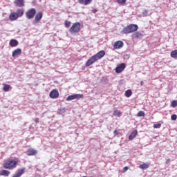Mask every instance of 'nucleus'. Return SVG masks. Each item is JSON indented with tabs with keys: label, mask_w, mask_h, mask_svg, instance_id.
I'll use <instances>...</instances> for the list:
<instances>
[{
	"label": "nucleus",
	"mask_w": 177,
	"mask_h": 177,
	"mask_svg": "<svg viewBox=\"0 0 177 177\" xmlns=\"http://www.w3.org/2000/svg\"><path fill=\"white\" fill-rule=\"evenodd\" d=\"M23 175V169L17 170L12 177H21Z\"/></svg>",
	"instance_id": "obj_20"
},
{
	"label": "nucleus",
	"mask_w": 177,
	"mask_h": 177,
	"mask_svg": "<svg viewBox=\"0 0 177 177\" xmlns=\"http://www.w3.org/2000/svg\"><path fill=\"white\" fill-rule=\"evenodd\" d=\"M23 172H24V169H23Z\"/></svg>",
	"instance_id": "obj_40"
},
{
	"label": "nucleus",
	"mask_w": 177,
	"mask_h": 177,
	"mask_svg": "<svg viewBox=\"0 0 177 177\" xmlns=\"http://www.w3.org/2000/svg\"><path fill=\"white\" fill-rule=\"evenodd\" d=\"M143 35L140 32H136L132 35L133 38L138 39V38H142Z\"/></svg>",
	"instance_id": "obj_17"
},
{
	"label": "nucleus",
	"mask_w": 177,
	"mask_h": 177,
	"mask_svg": "<svg viewBox=\"0 0 177 177\" xmlns=\"http://www.w3.org/2000/svg\"><path fill=\"white\" fill-rule=\"evenodd\" d=\"M49 96L51 99H57V97H59V91L53 89L50 92Z\"/></svg>",
	"instance_id": "obj_10"
},
{
	"label": "nucleus",
	"mask_w": 177,
	"mask_h": 177,
	"mask_svg": "<svg viewBox=\"0 0 177 177\" xmlns=\"http://www.w3.org/2000/svg\"><path fill=\"white\" fill-rule=\"evenodd\" d=\"M10 175V171L8 170H1L0 171V176H8Z\"/></svg>",
	"instance_id": "obj_18"
},
{
	"label": "nucleus",
	"mask_w": 177,
	"mask_h": 177,
	"mask_svg": "<svg viewBox=\"0 0 177 177\" xmlns=\"http://www.w3.org/2000/svg\"><path fill=\"white\" fill-rule=\"evenodd\" d=\"M14 3L15 6H18V8L23 6V0H15Z\"/></svg>",
	"instance_id": "obj_19"
},
{
	"label": "nucleus",
	"mask_w": 177,
	"mask_h": 177,
	"mask_svg": "<svg viewBox=\"0 0 177 177\" xmlns=\"http://www.w3.org/2000/svg\"><path fill=\"white\" fill-rule=\"evenodd\" d=\"M124 46V42L122 41H117L113 44L114 49H121Z\"/></svg>",
	"instance_id": "obj_11"
},
{
	"label": "nucleus",
	"mask_w": 177,
	"mask_h": 177,
	"mask_svg": "<svg viewBox=\"0 0 177 177\" xmlns=\"http://www.w3.org/2000/svg\"><path fill=\"white\" fill-rule=\"evenodd\" d=\"M138 28H139V26H138V25L131 24L124 27L120 31V34H132V32L138 31Z\"/></svg>",
	"instance_id": "obj_2"
},
{
	"label": "nucleus",
	"mask_w": 177,
	"mask_h": 177,
	"mask_svg": "<svg viewBox=\"0 0 177 177\" xmlns=\"http://www.w3.org/2000/svg\"><path fill=\"white\" fill-rule=\"evenodd\" d=\"M148 13H149V11H148L147 10H145L142 12V16H143L144 17H146V16H147Z\"/></svg>",
	"instance_id": "obj_32"
},
{
	"label": "nucleus",
	"mask_w": 177,
	"mask_h": 177,
	"mask_svg": "<svg viewBox=\"0 0 177 177\" xmlns=\"http://www.w3.org/2000/svg\"><path fill=\"white\" fill-rule=\"evenodd\" d=\"M35 122H39V118H36V119L35 120Z\"/></svg>",
	"instance_id": "obj_36"
},
{
	"label": "nucleus",
	"mask_w": 177,
	"mask_h": 177,
	"mask_svg": "<svg viewBox=\"0 0 177 177\" xmlns=\"http://www.w3.org/2000/svg\"><path fill=\"white\" fill-rule=\"evenodd\" d=\"M97 62V59L95 55H93L91 58H89L87 62H86V67H89V66H92L93 63Z\"/></svg>",
	"instance_id": "obj_8"
},
{
	"label": "nucleus",
	"mask_w": 177,
	"mask_h": 177,
	"mask_svg": "<svg viewBox=\"0 0 177 177\" xmlns=\"http://www.w3.org/2000/svg\"><path fill=\"white\" fill-rule=\"evenodd\" d=\"M143 84H145V82L143 81L140 82V85H143Z\"/></svg>",
	"instance_id": "obj_38"
},
{
	"label": "nucleus",
	"mask_w": 177,
	"mask_h": 177,
	"mask_svg": "<svg viewBox=\"0 0 177 177\" xmlns=\"http://www.w3.org/2000/svg\"><path fill=\"white\" fill-rule=\"evenodd\" d=\"M117 3L119 5H125V3H127V0H117Z\"/></svg>",
	"instance_id": "obj_26"
},
{
	"label": "nucleus",
	"mask_w": 177,
	"mask_h": 177,
	"mask_svg": "<svg viewBox=\"0 0 177 177\" xmlns=\"http://www.w3.org/2000/svg\"><path fill=\"white\" fill-rule=\"evenodd\" d=\"M79 31H81V23L80 22L74 23L69 29V32L71 35L75 34Z\"/></svg>",
	"instance_id": "obj_4"
},
{
	"label": "nucleus",
	"mask_w": 177,
	"mask_h": 177,
	"mask_svg": "<svg viewBox=\"0 0 177 177\" xmlns=\"http://www.w3.org/2000/svg\"><path fill=\"white\" fill-rule=\"evenodd\" d=\"M36 13H37V10H35V8H30L26 12L27 19H34V16H35Z\"/></svg>",
	"instance_id": "obj_6"
},
{
	"label": "nucleus",
	"mask_w": 177,
	"mask_h": 177,
	"mask_svg": "<svg viewBox=\"0 0 177 177\" xmlns=\"http://www.w3.org/2000/svg\"><path fill=\"white\" fill-rule=\"evenodd\" d=\"M176 119H177V115H176V114H173V115H171V121H176Z\"/></svg>",
	"instance_id": "obj_29"
},
{
	"label": "nucleus",
	"mask_w": 177,
	"mask_h": 177,
	"mask_svg": "<svg viewBox=\"0 0 177 177\" xmlns=\"http://www.w3.org/2000/svg\"><path fill=\"white\" fill-rule=\"evenodd\" d=\"M129 169V167H124L122 170V172L124 174L125 172H127V171H128Z\"/></svg>",
	"instance_id": "obj_34"
},
{
	"label": "nucleus",
	"mask_w": 177,
	"mask_h": 177,
	"mask_svg": "<svg viewBox=\"0 0 177 177\" xmlns=\"http://www.w3.org/2000/svg\"><path fill=\"white\" fill-rule=\"evenodd\" d=\"M171 107H176V106H177V101L176 100H173L172 102H171Z\"/></svg>",
	"instance_id": "obj_30"
},
{
	"label": "nucleus",
	"mask_w": 177,
	"mask_h": 177,
	"mask_svg": "<svg viewBox=\"0 0 177 177\" xmlns=\"http://www.w3.org/2000/svg\"><path fill=\"white\" fill-rule=\"evenodd\" d=\"M153 128L155 129L161 128V124L158 123V124H153Z\"/></svg>",
	"instance_id": "obj_33"
},
{
	"label": "nucleus",
	"mask_w": 177,
	"mask_h": 177,
	"mask_svg": "<svg viewBox=\"0 0 177 177\" xmlns=\"http://www.w3.org/2000/svg\"><path fill=\"white\" fill-rule=\"evenodd\" d=\"M21 55V48H17L12 51V57H19Z\"/></svg>",
	"instance_id": "obj_13"
},
{
	"label": "nucleus",
	"mask_w": 177,
	"mask_h": 177,
	"mask_svg": "<svg viewBox=\"0 0 177 177\" xmlns=\"http://www.w3.org/2000/svg\"><path fill=\"white\" fill-rule=\"evenodd\" d=\"M167 161H169V159Z\"/></svg>",
	"instance_id": "obj_42"
},
{
	"label": "nucleus",
	"mask_w": 177,
	"mask_h": 177,
	"mask_svg": "<svg viewBox=\"0 0 177 177\" xmlns=\"http://www.w3.org/2000/svg\"><path fill=\"white\" fill-rule=\"evenodd\" d=\"M78 2L80 5H85V0H78Z\"/></svg>",
	"instance_id": "obj_35"
},
{
	"label": "nucleus",
	"mask_w": 177,
	"mask_h": 177,
	"mask_svg": "<svg viewBox=\"0 0 177 177\" xmlns=\"http://www.w3.org/2000/svg\"><path fill=\"white\" fill-rule=\"evenodd\" d=\"M139 168L140 169H147V168H149V163H143L142 165H140Z\"/></svg>",
	"instance_id": "obj_21"
},
{
	"label": "nucleus",
	"mask_w": 177,
	"mask_h": 177,
	"mask_svg": "<svg viewBox=\"0 0 177 177\" xmlns=\"http://www.w3.org/2000/svg\"><path fill=\"white\" fill-rule=\"evenodd\" d=\"M167 161H169V159Z\"/></svg>",
	"instance_id": "obj_41"
},
{
	"label": "nucleus",
	"mask_w": 177,
	"mask_h": 177,
	"mask_svg": "<svg viewBox=\"0 0 177 177\" xmlns=\"http://www.w3.org/2000/svg\"><path fill=\"white\" fill-rule=\"evenodd\" d=\"M23 16V10L18 9L16 12H12L10 16L9 19L12 21H15V20H17L19 17H21Z\"/></svg>",
	"instance_id": "obj_3"
},
{
	"label": "nucleus",
	"mask_w": 177,
	"mask_h": 177,
	"mask_svg": "<svg viewBox=\"0 0 177 177\" xmlns=\"http://www.w3.org/2000/svg\"><path fill=\"white\" fill-rule=\"evenodd\" d=\"M42 16H43L42 12H38L35 15V20L32 21V24L34 26H37V24H38V23H39V21L41 20V19H42Z\"/></svg>",
	"instance_id": "obj_7"
},
{
	"label": "nucleus",
	"mask_w": 177,
	"mask_h": 177,
	"mask_svg": "<svg viewBox=\"0 0 177 177\" xmlns=\"http://www.w3.org/2000/svg\"><path fill=\"white\" fill-rule=\"evenodd\" d=\"M138 117H145V112L144 111H139L137 114Z\"/></svg>",
	"instance_id": "obj_27"
},
{
	"label": "nucleus",
	"mask_w": 177,
	"mask_h": 177,
	"mask_svg": "<svg viewBox=\"0 0 177 177\" xmlns=\"http://www.w3.org/2000/svg\"><path fill=\"white\" fill-rule=\"evenodd\" d=\"M84 95L82 94H73L71 95H68L66 98L67 102H70V100H74L77 99V100L80 99H83Z\"/></svg>",
	"instance_id": "obj_5"
},
{
	"label": "nucleus",
	"mask_w": 177,
	"mask_h": 177,
	"mask_svg": "<svg viewBox=\"0 0 177 177\" xmlns=\"http://www.w3.org/2000/svg\"><path fill=\"white\" fill-rule=\"evenodd\" d=\"M117 132H118L117 130L114 131V133H117Z\"/></svg>",
	"instance_id": "obj_39"
},
{
	"label": "nucleus",
	"mask_w": 177,
	"mask_h": 177,
	"mask_svg": "<svg viewBox=\"0 0 177 177\" xmlns=\"http://www.w3.org/2000/svg\"><path fill=\"white\" fill-rule=\"evenodd\" d=\"M17 164H19V160L17 158H8L4 160L3 167L5 168V169H15V168L17 167Z\"/></svg>",
	"instance_id": "obj_1"
},
{
	"label": "nucleus",
	"mask_w": 177,
	"mask_h": 177,
	"mask_svg": "<svg viewBox=\"0 0 177 177\" xmlns=\"http://www.w3.org/2000/svg\"><path fill=\"white\" fill-rule=\"evenodd\" d=\"M122 114V113H121L118 110H115L113 111V115H115V117H121Z\"/></svg>",
	"instance_id": "obj_22"
},
{
	"label": "nucleus",
	"mask_w": 177,
	"mask_h": 177,
	"mask_svg": "<svg viewBox=\"0 0 177 177\" xmlns=\"http://www.w3.org/2000/svg\"><path fill=\"white\" fill-rule=\"evenodd\" d=\"M136 135H138V130L133 131L129 136V140H133L136 138Z\"/></svg>",
	"instance_id": "obj_16"
},
{
	"label": "nucleus",
	"mask_w": 177,
	"mask_h": 177,
	"mask_svg": "<svg viewBox=\"0 0 177 177\" xmlns=\"http://www.w3.org/2000/svg\"><path fill=\"white\" fill-rule=\"evenodd\" d=\"M3 89L4 92H9V89H10V85L4 84Z\"/></svg>",
	"instance_id": "obj_23"
},
{
	"label": "nucleus",
	"mask_w": 177,
	"mask_h": 177,
	"mask_svg": "<svg viewBox=\"0 0 177 177\" xmlns=\"http://www.w3.org/2000/svg\"><path fill=\"white\" fill-rule=\"evenodd\" d=\"M96 12H97V10H96V9H94V10H93V13H96Z\"/></svg>",
	"instance_id": "obj_37"
},
{
	"label": "nucleus",
	"mask_w": 177,
	"mask_h": 177,
	"mask_svg": "<svg viewBox=\"0 0 177 177\" xmlns=\"http://www.w3.org/2000/svg\"><path fill=\"white\" fill-rule=\"evenodd\" d=\"M104 55H106V52L104 50H100L97 53H96L94 56L97 60H100L102 57H104Z\"/></svg>",
	"instance_id": "obj_12"
},
{
	"label": "nucleus",
	"mask_w": 177,
	"mask_h": 177,
	"mask_svg": "<svg viewBox=\"0 0 177 177\" xmlns=\"http://www.w3.org/2000/svg\"><path fill=\"white\" fill-rule=\"evenodd\" d=\"M126 65L124 63L120 64L115 68V73L120 74V73H122L124 70H125Z\"/></svg>",
	"instance_id": "obj_9"
},
{
	"label": "nucleus",
	"mask_w": 177,
	"mask_h": 177,
	"mask_svg": "<svg viewBox=\"0 0 177 177\" xmlns=\"http://www.w3.org/2000/svg\"><path fill=\"white\" fill-rule=\"evenodd\" d=\"M9 45L11 46V48H16V46L19 45V41L15 39H12L10 40Z\"/></svg>",
	"instance_id": "obj_15"
},
{
	"label": "nucleus",
	"mask_w": 177,
	"mask_h": 177,
	"mask_svg": "<svg viewBox=\"0 0 177 177\" xmlns=\"http://www.w3.org/2000/svg\"><path fill=\"white\" fill-rule=\"evenodd\" d=\"M92 1L93 0H84V5H89L92 3Z\"/></svg>",
	"instance_id": "obj_31"
},
{
	"label": "nucleus",
	"mask_w": 177,
	"mask_h": 177,
	"mask_svg": "<svg viewBox=\"0 0 177 177\" xmlns=\"http://www.w3.org/2000/svg\"><path fill=\"white\" fill-rule=\"evenodd\" d=\"M70 26H71V22L70 21H66L65 26L66 27V28H68V27H70Z\"/></svg>",
	"instance_id": "obj_28"
},
{
	"label": "nucleus",
	"mask_w": 177,
	"mask_h": 177,
	"mask_svg": "<svg viewBox=\"0 0 177 177\" xmlns=\"http://www.w3.org/2000/svg\"><path fill=\"white\" fill-rule=\"evenodd\" d=\"M171 57H173V59L176 58L177 57V50L171 51Z\"/></svg>",
	"instance_id": "obj_24"
},
{
	"label": "nucleus",
	"mask_w": 177,
	"mask_h": 177,
	"mask_svg": "<svg viewBox=\"0 0 177 177\" xmlns=\"http://www.w3.org/2000/svg\"><path fill=\"white\" fill-rule=\"evenodd\" d=\"M37 153L38 151L33 149H29L26 151L27 156H37Z\"/></svg>",
	"instance_id": "obj_14"
},
{
	"label": "nucleus",
	"mask_w": 177,
	"mask_h": 177,
	"mask_svg": "<svg viewBox=\"0 0 177 177\" xmlns=\"http://www.w3.org/2000/svg\"><path fill=\"white\" fill-rule=\"evenodd\" d=\"M132 95V91L131 90H127L126 92H125V96L127 97H130V96Z\"/></svg>",
	"instance_id": "obj_25"
}]
</instances>
